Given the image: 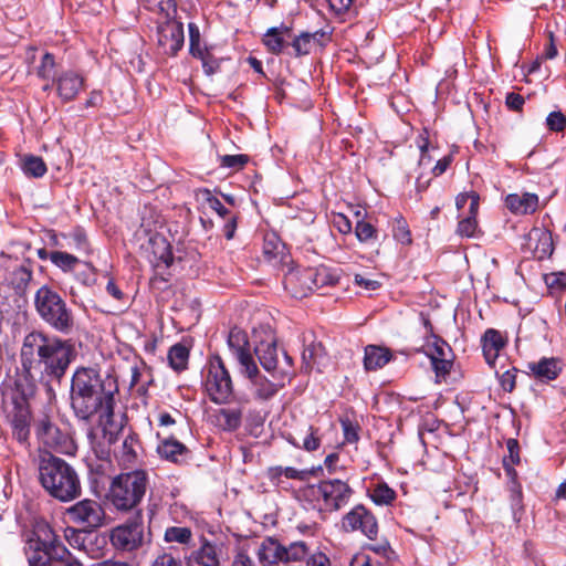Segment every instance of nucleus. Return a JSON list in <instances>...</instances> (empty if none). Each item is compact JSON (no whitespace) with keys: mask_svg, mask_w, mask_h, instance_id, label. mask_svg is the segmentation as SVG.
I'll use <instances>...</instances> for the list:
<instances>
[{"mask_svg":"<svg viewBox=\"0 0 566 566\" xmlns=\"http://www.w3.org/2000/svg\"><path fill=\"white\" fill-rule=\"evenodd\" d=\"M150 566H182V562L172 554L165 552L159 554Z\"/></svg>","mask_w":566,"mask_h":566,"instance_id":"774afa93","label":"nucleus"},{"mask_svg":"<svg viewBox=\"0 0 566 566\" xmlns=\"http://www.w3.org/2000/svg\"><path fill=\"white\" fill-rule=\"evenodd\" d=\"M523 247L538 260L548 258L554 250L552 233L543 228H533L525 235Z\"/></svg>","mask_w":566,"mask_h":566,"instance_id":"6ab92c4d","label":"nucleus"},{"mask_svg":"<svg viewBox=\"0 0 566 566\" xmlns=\"http://www.w3.org/2000/svg\"><path fill=\"white\" fill-rule=\"evenodd\" d=\"M8 418L12 428L13 437L20 442H27L30 434V411L29 407H13Z\"/></svg>","mask_w":566,"mask_h":566,"instance_id":"4be33fe9","label":"nucleus"},{"mask_svg":"<svg viewBox=\"0 0 566 566\" xmlns=\"http://www.w3.org/2000/svg\"><path fill=\"white\" fill-rule=\"evenodd\" d=\"M109 541L118 551L133 552L139 548L144 541L143 514L137 513L126 523L114 527Z\"/></svg>","mask_w":566,"mask_h":566,"instance_id":"6e6552de","label":"nucleus"},{"mask_svg":"<svg viewBox=\"0 0 566 566\" xmlns=\"http://www.w3.org/2000/svg\"><path fill=\"white\" fill-rule=\"evenodd\" d=\"M57 97L62 103L66 104L76 99L78 94L86 86V77L75 70H66L60 72L53 78Z\"/></svg>","mask_w":566,"mask_h":566,"instance_id":"4468645a","label":"nucleus"},{"mask_svg":"<svg viewBox=\"0 0 566 566\" xmlns=\"http://www.w3.org/2000/svg\"><path fill=\"white\" fill-rule=\"evenodd\" d=\"M391 359L388 349L369 345L365 348L364 366L366 370H377L382 368Z\"/></svg>","mask_w":566,"mask_h":566,"instance_id":"2f4dec72","label":"nucleus"},{"mask_svg":"<svg viewBox=\"0 0 566 566\" xmlns=\"http://www.w3.org/2000/svg\"><path fill=\"white\" fill-rule=\"evenodd\" d=\"M479 200V196H472V202L469 206V214L462 218L458 223L457 233L462 238H473L476 233Z\"/></svg>","mask_w":566,"mask_h":566,"instance_id":"c85d7f7f","label":"nucleus"},{"mask_svg":"<svg viewBox=\"0 0 566 566\" xmlns=\"http://www.w3.org/2000/svg\"><path fill=\"white\" fill-rule=\"evenodd\" d=\"M530 369L541 380H554L560 373L559 361L553 357L542 358L537 363L530 364Z\"/></svg>","mask_w":566,"mask_h":566,"instance_id":"473e14b6","label":"nucleus"},{"mask_svg":"<svg viewBox=\"0 0 566 566\" xmlns=\"http://www.w3.org/2000/svg\"><path fill=\"white\" fill-rule=\"evenodd\" d=\"M188 31H189V51L192 56H201L207 50L201 46V35L199 27L190 22L188 24Z\"/></svg>","mask_w":566,"mask_h":566,"instance_id":"864d4df0","label":"nucleus"},{"mask_svg":"<svg viewBox=\"0 0 566 566\" xmlns=\"http://www.w3.org/2000/svg\"><path fill=\"white\" fill-rule=\"evenodd\" d=\"M39 482L45 492L60 502H71L82 493L80 476L64 459L51 453L40 455Z\"/></svg>","mask_w":566,"mask_h":566,"instance_id":"7ed1b4c3","label":"nucleus"},{"mask_svg":"<svg viewBox=\"0 0 566 566\" xmlns=\"http://www.w3.org/2000/svg\"><path fill=\"white\" fill-rule=\"evenodd\" d=\"M546 125L549 130L562 132L566 127V117L562 112H552L546 118Z\"/></svg>","mask_w":566,"mask_h":566,"instance_id":"e2e57ef3","label":"nucleus"},{"mask_svg":"<svg viewBox=\"0 0 566 566\" xmlns=\"http://www.w3.org/2000/svg\"><path fill=\"white\" fill-rule=\"evenodd\" d=\"M423 325L428 333L432 334L433 342L427 353L430 360L448 358L451 356V348L446 340L433 334V326L428 318H423Z\"/></svg>","mask_w":566,"mask_h":566,"instance_id":"f704fd0d","label":"nucleus"},{"mask_svg":"<svg viewBox=\"0 0 566 566\" xmlns=\"http://www.w3.org/2000/svg\"><path fill=\"white\" fill-rule=\"evenodd\" d=\"M507 209L515 214H528L536 211L538 197L535 193H511L505 198Z\"/></svg>","mask_w":566,"mask_h":566,"instance_id":"5701e85b","label":"nucleus"},{"mask_svg":"<svg viewBox=\"0 0 566 566\" xmlns=\"http://www.w3.org/2000/svg\"><path fill=\"white\" fill-rule=\"evenodd\" d=\"M392 235L395 240H397L401 244L411 243V233L407 224V221L402 217H398L394 220Z\"/></svg>","mask_w":566,"mask_h":566,"instance_id":"5fc2aeb1","label":"nucleus"},{"mask_svg":"<svg viewBox=\"0 0 566 566\" xmlns=\"http://www.w3.org/2000/svg\"><path fill=\"white\" fill-rule=\"evenodd\" d=\"M340 424L345 442L356 443L359 440V424L357 422L352 421L348 418L340 419Z\"/></svg>","mask_w":566,"mask_h":566,"instance_id":"bf43d9fd","label":"nucleus"},{"mask_svg":"<svg viewBox=\"0 0 566 566\" xmlns=\"http://www.w3.org/2000/svg\"><path fill=\"white\" fill-rule=\"evenodd\" d=\"M544 281L552 292H562L566 290V272L545 274Z\"/></svg>","mask_w":566,"mask_h":566,"instance_id":"052dcab7","label":"nucleus"},{"mask_svg":"<svg viewBox=\"0 0 566 566\" xmlns=\"http://www.w3.org/2000/svg\"><path fill=\"white\" fill-rule=\"evenodd\" d=\"M52 566H82L65 546H57L53 549V565Z\"/></svg>","mask_w":566,"mask_h":566,"instance_id":"4d7b16f0","label":"nucleus"},{"mask_svg":"<svg viewBox=\"0 0 566 566\" xmlns=\"http://www.w3.org/2000/svg\"><path fill=\"white\" fill-rule=\"evenodd\" d=\"M149 489L148 472L136 469L119 473L111 481L107 501L112 507L122 514H143L140 504Z\"/></svg>","mask_w":566,"mask_h":566,"instance_id":"20e7f679","label":"nucleus"},{"mask_svg":"<svg viewBox=\"0 0 566 566\" xmlns=\"http://www.w3.org/2000/svg\"><path fill=\"white\" fill-rule=\"evenodd\" d=\"M198 196L201 197V200L208 205L210 209L216 211L220 217L226 218L229 214V210L222 205V202L214 197L210 190L202 189L198 192Z\"/></svg>","mask_w":566,"mask_h":566,"instance_id":"6e6d98bb","label":"nucleus"},{"mask_svg":"<svg viewBox=\"0 0 566 566\" xmlns=\"http://www.w3.org/2000/svg\"><path fill=\"white\" fill-rule=\"evenodd\" d=\"M370 499L377 505H389L396 499V492L389 488L385 482L377 483L369 491Z\"/></svg>","mask_w":566,"mask_h":566,"instance_id":"a19ab883","label":"nucleus"},{"mask_svg":"<svg viewBox=\"0 0 566 566\" xmlns=\"http://www.w3.org/2000/svg\"><path fill=\"white\" fill-rule=\"evenodd\" d=\"M28 377L30 376L27 374L14 380L10 396L13 407H28V399L34 394V386Z\"/></svg>","mask_w":566,"mask_h":566,"instance_id":"7c9ffc66","label":"nucleus"},{"mask_svg":"<svg viewBox=\"0 0 566 566\" xmlns=\"http://www.w3.org/2000/svg\"><path fill=\"white\" fill-rule=\"evenodd\" d=\"M254 353L259 358L261 366L266 371H274L277 367V346L275 338L270 335L269 339L260 342Z\"/></svg>","mask_w":566,"mask_h":566,"instance_id":"a878e982","label":"nucleus"},{"mask_svg":"<svg viewBox=\"0 0 566 566\" xmlns=\"http://www.w3.org/2000/svg\"><path fill=\"white\" fill-rule=\"evenodd\" d=\"M342 527L346 532L360 531L369 539H376L378 535L377 520L364 505H356L344 515Z\"/></svg>","mask_w":566,"mask_h":566,"instance_id":"ddd939ff","label":"nucleus"},{"mask_svg":"<svg viewBox=\"0 0 566 566\" xmlns=\"http://www.w3.org/2000/svg\"><path fill=\"white\" fill-rule=\"evenodd\" d=\"M202 62L203 71L207 75H212L220 69V63L208 51L201 56H197Z\"/></svg>","mask_w":566,"mask_h":566,"instance_id":"338daca9","label":"nucleus"},{"mask_svg":"<svg viewBox=\"0 0 566 566\" xmlns=\"http://www.w3.org/2000/svg\"><path fill=\"white\" fill-rule=\"evenodd\" d=\"M115 380H105L94 368H77L72 377L71 406L81 420H90L99 408H104L107 417L113 416Z\"/></svg>","mask_w":566,"mask_h":566,"instance_id":"f03ea898","label":"nucleus"},{"mask_svg":"<svg viewBox=\"0 0 566 566\" xmlns=\"http://www.w3.org/2000/svg\"><path fill=\"white\" fill-rule=\"evenodd\" d=\"M56 62L52 53L45 52L36 67V75L39 78L50 81L56 77L55 73Z\"/></svg>","mask_w":566,"mask_h":566,"instance_id":"49530a36","label":"nucleus"},{"mask_svg":"<svg viewBox=\"0 0 566 566\" xmlns=\"http://www.w3.org/2000/svg\"><path fill=\"white\" fill-rule=\"evenodd\" d=\"M50 261L63 272H71L75 269L80 260L67 252L53 251L50 253Z\"/></svg>","mask_w":566,"mask_h":566,"instance_id":"c03bdc74","label":"nucleus"},{"mask_svg":"<svg viewBox=\"0 0 566 566\" xmlns=\"http://www.w3.org/2000/svg\"><path fill=\"white\" fill-rule=\"evenodd\" d=\"M219 426L226 431H235L242 422V411L238 408L220 409L218 413Z\"/></svg>","mask_w":566,"mask_h":566,"instance_id":"c9c22d12","label":"nucleus"},{"mask_svg":"<svg viewBox=\"0 0 566 566\" xmlns=\"http://www.w3.org/2000/svg\"><path fill=\"white\" fill-rule=\"evenodd\" d=\"M312 268L292 269L284 276L285 290L295 298L306 297L314 291Z\"/></svg>","mask_w":566,"mask_h":566,"instance_id":"f3484780","label":"nucleus"},{"mask_svg":"<svg viewBox=\"0 0 566 566\" xmlns=\"http://www.w3.org/2000/svg\"><path fill=\"white\" fill-rule=\"evenodd\" d=\"M307 338L304 337V343ZM326 352L321 342L312 339L308 344L304 345L302 353V369L310 373L315 366H319L325 359Z\"/></svg>","mask_w":566,"mask_h":566,"instance_id":"bb28decb","label":"nucleus"},{"mask_svg":"<svg viewBox=\"0 0 566 566\" xmlns=\"http://www.w3.org/2000/svg\"><path fill=\"white\" fill-rule=\"evenodd\" d=\"M7 280L17 293L23 294L32 280V270L28 264H20L9 272Z\"/></svg>","mask_w":566,"mask_h":566,"instance_id":"72a5a7b5","label":"nucleus"},{"mask_svg":"<svg viewBox=\"0 0 566 566\" xmlns=\"http://www.w3.org/2000/svg\"><path fill=\"white\" fill-rule=\"evenodd\" d=\"M90 528H76L67 526L64 530V538L74 549L85 548V543H90Z\"/></svg>","mask_w":566,"mask_h":566,"instance_id":"58836bf2","label":"nucleus"},{"mask_svg":"<svg viewBox=\"0 0 566 566\" xmlns=\"http://www.w3.org/2000/svg\"><path fill=\"white\" fill-rule=\"evenodd\" d=\"M249 158L247 155H224L221 157V166L241 169L248 163Z\"/></svg>","mask_w":566,"mask_h":566,"instance_id":"69168bd1","label":"nucleus"},{"mask_svg":"<svg viewBox=\"0 0 566 566\" xmlns=\"http://www.w3.org/2000/svg\"><path fill=\"white\" fill-rule=\"evenodd\" d=\"M505 338L502 334L493 328H489L482 336L483 355L489 365H493L499 356L500 350L505 346Z\"/></svg>","mask_w":566,"mask_h":566,"instance_id":"393cba45","label":"nucleus"},{"mask_svg":"<svg viewBox=\"0 0 566 566\" xmlns=\"http://www.w3.org/2000/svg\"><path fill=\"white\" fill-rule=\"evenodd\" d=\"M241 373L249 378L252 396L259 401H268L272 399L283 387V384L273 382L265 376L261 375L255 363L254 370H249L245 367Z\"/></svg>","mask_w":566,"mask_h":566,"instance_id":"a211bd4d","label":"nucleus"},{"mask_svg":"<svg viewBox=\"0 0 566 566\" xmlns=\"http://www.w3.org/2000/svg\"><path fill=\"white\" fill-rule=\"evenodd\" d=\"M22 170L29 177L41 178L46 174L48 168L41 157L28 155L22 159Z\"/></svg>","mask_w":566,"mask_h":566,"instance_id":"ea45409f","label":"nucleus"},{"mask_svg":"<svg viewBox=\"0 0 566 566\" xmlns=\"http://www.w3.org/2000/svg\"><path fill=\"white\" fill-rule=\"evenodd\" d=\"M156 450L161 459L175 464L186 462L190 454L189 449L174 437L163 439Z\"/></svg>","mask_w":566,"mask_h":566,"instance_id":"412c9836","label":"nucleus"},{"mask_svg":"<svg viewBox=\"0 0 566 566\" xmlns=\"http://www.w3.org/2000/svg\"><path fill=\"white\" fill-rule=\"evenodd\" d=\"M188 358L189 350L185 345L176 344L169 349L168 359L175 370H184L187 367Z\"/></svg>","mask_w":566,"mask_h":566,"instance_id":"37998d69","label":"nucleus"},{"mask_svg":"<svg viewBox=\"0 0 566 566\" xmlns=\"http://www.w3.org/2000/svg\"><path fill=\"white\" fill-rule=\"evenodd\" d=\"M310 555L308 547L305 542H292L287 546L284 545V559L285 564L293 562H301Z\"/></svg>","mask_w":566,"mask_h":566,"instance_id":"79ce46f5","label":"nucleus"},{"mask_svg":"<svg viewBox=\"0 0 566 566\" xmlns=\"http://www.w3.org/2000/svg\"><path fill=\"white\" fill-rule=\"evenodd\" d=\"M227 344L232 355L240 364L241 370L245 367L249 370H254L255 361L250 350L248 335L243 329L239 327L231 328L228 335Z\"/></svg>","mask_w":566,"mask_h":566,"instance_id":"dca6fc26","label":"nucleus"},{"mask_svg":"<svg viewBox=\"0 0 566 566\" xmlns=\"http://www.w3.org/2000/svg\"><path fill=\"white\" fill-rule=\"evenodd\" d=\"M317 34H318L317 32L316 33L304 32V33L300 34L298 36H296L292 42V46L294 49L295 55L301 56V55L308 54L312 49V42H314L316 40Z\"/></svg>","mask_w":566,"mask_h":566,"instance_id":"603ef678","label":"nucleus"},{"mask_svg":"<svg viewBox=\"0 0 566 566\" xmlns=\"http://www.w3.org/2000/svg\"><path fill=\"white\" fill-rule=\"evenodd\" d=\"M355 234L359 242L366 243L377 238V230L371 223L358 220L355 227Z\"/></svg>","mask_w":566,"mask_h":566,"instance_id":"13d9d810","label":"nucleus"},{"mask_svg":"<svg viewBox=\"0 0 566 566\" xmlns=\"http://www.w3.org/2000/svg\"><path fill=\"white\" fill-rule=\"evenodd\" d=\"M431 365L437 378H446V376L449 375L452 368L453 361L451 357H448L441 359H433L431 360Z\"/></svg>","mask_w":566,"mask_h":566,"instance_id":"0e129e2a","label":"nucleus"},{"mask_svg":"<svg viewBox=\"0 0 566 566\" xmlns=\"http://www.w3.org/2000/svg\"><path fill=\"white\" fill-rule=\"evenodd\" d=\"M35 433L45 447L62 453H69L73 446L69 433L62 431L48 415L35 421Z\"/></svg>","mask_w":566,"mask_h":566,"instance_id":"9b49d317","label":"nucleus"},{"mask_svg":"<svg viewBox=\"0 0 566 566\" xmlns=\"http://www.w3.org/2000/svg\"><path fill=\"white\" fill-rule=\"evenodd\" d=\"M77 356L71 339L50 335L43 331L28 333L20 349L21 366L31 378L60 382Z\"/></svg>","mask_w":566,"mask_h":566,"instance_id":"f257e3e1","label":"nucleus"},{"mask_svg":"<svg viewBox=\"0 0 566 566\" xmlns=\"http://www.w3.org/2000/svg\"><path fill=\"white\" fill-rule=\"evenodd\" d=\"M105 545V536L95 534L94 531H90V543H85V548H80L78 551L85 553L91 558H98L102 555V551Z\"/></svg>","mask_w":566,"mask_h":566,"instance_id":"09e8293b","label":"nucleus"},{"mask_svg":"<svg viewBox=\"0 0 566 566\" xmlns=\"http://www.w3.org/2000/svg\"><path fill=\"white\" fill-rule=\"evenodd\" d=\"M313 474V470L304 469L297 470L293 467H271L268 470V476L274 484L281 483V476L291 480L306 481Z\"/></svg>","mask_w":566,"mask_h":566,"instance_id":"c756f323","label":"nucleus"},{"mask_svg":"<svg viewBox=\"0 0 566 566\" xmlns=\"http://www.w3.org/2000/svg\"><path fill=\"white\" fill-rule=\"evenodd\" d=\"M34 308L40 318L62 335L75 328V316L65 300L51 286L42 285L34 294Z\"/></svg>","mask_w":566,"mask_h":566,"instance_id":"39448f33","label":"nucleus"},{"mask_svg":"<svg viewBox=\"0 0 566 566\" xmlns=\"http://www.w3.org/2000/svg\"><path fill=\"white\" fill-rule=\"evenodd\" d=\"M286 38H291V28L281 24L266 31L263 36V44L268 48L269 52L280 54L283 51Z\"/></svg>","mask_w":566,"mask_h":566,"instance_id":"cd10ccee","label":"nucleus"},{"mask_svg":"<svg viewBox=\"0 0 566 566\" xmlns=\"http://www.w3.org/2000/svg\"><path fill=\"white\" fill-rule=\"evenodd\" d=\"M147 2L149 3L150 9L157 10L167 18L176 12V0H147Z\"/></svg>","mask_w":566,"mask_h":566,"instance_id":"680f3d73","label":"nucleus"},{"mask_svg":"<svg viewBox=\"0 0 566 566\" xmlns=\"http://www.w3.org/2000/svg\"><path fill=\"white\" fill-rule=\"evenodd\" d=\"M66 516L73 524L95 531L104 524L106 514L98 501L84 499L67 507Z\"/></svg>","mask_w":566,"mask_h":566,"instance_id":"1a4fd4ad","label":"nucleus"},{"mask_svg":"<svg viewBox=\"0 0 566 566\" xmlns=\"http://www.w3.org/2000/svg\"><path fill=\"white\" fill-rule=\"evenodd\" d=\"M192 539L193 534L190 527L169 526L165 530L164 541L166 543H178L180 545L189 546Z\"/></svg>","mask_w":566,"mask_h":566,"instance_id":"e433bc0d","label":"nucleus"},{"mask_svg":"<svg viewBox=\"0 0 566 566\" xmlns=\"http://www.w3.org/2000/svg\"><path fill=\"white\" fill-rule=\"evenodd\" d=\"M151 256L149 260L156 268L164 264L169 268L174 262V255L170 243L163 235H154L149 239Z\"/></svg>","mask_w":566,"mask_h":566,"instance_id":"b1692460","label":"nucleus"},{"mask_svg":"<svg viewBox=\"0 0 566 566\" xmlns=\"http://www.w3.org/2000/svg\"><path fill=\"white\" fill-rule=\"evenodd\" d=\"M312 274L314 291L325 286H333L338 282V276L324 265L312 268Z\"/></svg>","mask_w":566,"mask_h":566,"instance_id":"4c0bfd02","label":"nucleus"},{"mask_svg":"<svg viewBox=\"0 0 566 566\" xmlns=\"http://www.w3.org/2000/svg\"><path fill=\"white\" fill-rule=\"evenodd\" d=\"M138 446V440L136 434H128L125 437L122 443V454L120 460L125 464H132L137 459L136 447Z\"/></svg>","mask_w":566,"mask_h":566,"instance_id":"8fccbe9b","label":"nucleus"},{"mask_svg":"<svg viewBox=\"0 0 566 566\" xmlns=\"http://www.w3.org/2000/svg\"><path fill=\"white\" fill-rule=\"evenodd\" d=\"M205 390L214 403H227L233 395V382L222 358L213 355L202 371Z\"/></svg>","mask_w":566,"mask_h":566,"instance_id":"0eeeda50","label":"nucleus"},{"mask_svg":"<svg viewBox=\"0 0 566 566\" xmlns=\"http://www.w3.org/2000/svg\"><path fill=\"white\" fill-rule=\"evenodd\" d=\"M261 566H280L285 564L284 545L274 537H265L256 551Z\"/></svg>","mask_w":566,"mask_h":566,"instance_id":"aec40b11","label":"nucleus"},{"mask_svg":"<svg viewBox=\"0 0 566 566\" xmlns=\"http://www.w3.org/2000/svg\"><path fill=\"white\" fill-rule=\"evenodd\" d=\"M185 42L184 25L181 22L170 20L158 28V44L165 54L176 55Z\"/></svg>","mask_w":566,"mask_h":566,"instance_id":"2eb2a0df","label":"nucleus"},{"mask_svg":"<svg viewBox=\"0 0 566 566\" xmlns=\"http://www.w3.org/2000/svg\"><path fill=\"white\" fill-rule=\"evenodd\" d=\"M62 239L70 240V242L66 245L72 247L77 251H82V252H86V253L90 252V243L87 240V235H86L85 231L80 227L73 229V231H71L67 234L62 233Z\"/></svg>","mask_w":566,"mask_h":566,"instance_id":"a18cd8bd","label":"nucleus"},{"mask_svg":"<svg viewBox=\"0 0 566 566\" xmlns=\"http://www.w3.org/2000/svg\"><path fill=\"white\" fill-rule=\"evenodd\" d=\"M296 441L295 438L290 440L294 446L302 447L306 451H315L319 448L321 440L318 438V429L308 426L305 434Z\"/></svg>","mask_w":566,"mask_h":566,"instance_id":"de8ad7c7","label":"nucleus"},{"mask_svg":"<svg viewBox=\"0 0 566 566\" xmlns=\"http://www.w3.org/2000/svg\"><path fill=\"white\" fill-rule=\"evenodd\" d=\"M184 563L186 566H222V547L202 535L199 544L185 554Z\"/></svg>","mask_w":566,"mask_h":566,"instance_id":"f8f14e48","label":"nucleus"},{"mask_svg":"<svg viewBox=\"0 0 566 566\" xmlns=\"http://www.w3.org/2000/svg\"><path fill=\"white\" fill-rule=\"evenodd\" d=\"M510 503L513 521L516 524H518L525 512L523 504V494L520 486H515L511 490Z\"/></svg>","mask_w":566,"mask_h":566,"instance_id":"3c124183","label":"nucleus"},{"mask_svg":"<svg viewBox=\"0 0 566 566\" xmlns=\"http://www.w3.org/2000/svg\"><path fill=\"white\" fill-rule=\"evenodd\" d=\"M57 546L64 545L51 530L45 532L44 538L40 536L31 537L24 548L29 566H52L53 549Z\"/></svg>","mask_w":566,"mask_h":566,"instance_id":"9d476101","label":"nucleus"},{"mask_svg":"<svg viewBox=\"0 0 566 566\" xmlns=\"http://www.w3.org/2000/svg\"><path fill=\"white\" fill-rule=\"evenodd\" d=\"M301 495L321 512H336L349 502L353 489L342 480L332 479L305 486Z\"/></svg>","mask_w":566,"mask_h":566,"instance_id":"423d86ee","label":"nucleus"}]
</instances>
